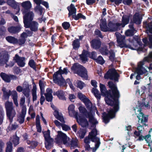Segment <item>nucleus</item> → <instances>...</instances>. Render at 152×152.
Returning <instances> with one entry per match:
<instances>
[{
  "label": "nucleus",
  "instance_id": "nucleus-58",
  "mask_svg": "<svg viewBox=\"0 0 152 152\" xmlns=\"http://www.w3.org/2000/svg\"><path fill=\"white\" fill-rule=\"evenodd\" d=\"M17 127H18V125L16 124L15 123L14 124H10L8 127V129L9 131L14 130Z\"/></svg>",
  "mask_w": 152,
  "mask_h": 152
},
{
  "label": "nucleus",
  "instance_id": "nucleus-5",
  "mask_svg": "<svg viewBox=\"0 0 152 152\" xmlns=\"http://www.w3.org/2000/svg\"><path fill=\"white\" fill-rule=\"evenodd\" d=\"M12 104V102H6L5 104L7 116L11 122L12 121L13 118L15 114V111L13 108Z\"/></svg>",
  "mask_w": 152,
  "mask_h": 152
},
{
  "label": "nucleus",
  "instance_id": "nucleus-13",
  "mask_svg": "<svg viewBox=\"0 0 152 152\" xmlns=\"http://www.w3.org/2000/svg\"><path fill=\"white\" fill-rule=\"evenodd\" d=\"M87 72L86 69L83 66L79 71H78L77 74L81 77L87 80L88 77Z\"/></svg>",
  "mask_w": 152,
  "mask_h": 152
},
{
  "label": "nucleus",
  "instance_id": "nucleus-47",
  "mask_svg": "<svg viewBox=\"0 0 152 152\" xmlns=\"http://www.w3.org/2000/svg\"><path fill=\"white\" fill-rule=\"evenodd\" d=\"M95 61L97 63L101 65H103L105 63V61L101 56H99Z\"/></svg>",
  "mask_w": 152,
  "mask_h": 152
},
{
  "label": "nucleus",
  "instance_id": "nucleus-45",
  "mask_svg": "<svg viewBox=\"0 0 152 152\" xmlns=\"http://www.w3.org/2000/svg\"><path fill=\"white\" fill-rule=\"evenodd\" d=\"M28 65L31 68L34 70H36V64L34 61L33 59L30 60L28 62Z\"/></svg>",
  "mask_w": 152,
  "mask_h": 152
},
{
  "label": "nucleus",
  "instance_id": "nucleus-10",
  "mask_svg": "<svg viewBox=\"0 0 152 152\" xmlns=\"http://www.w3.org/2000/svg\"><path fill=\"white\" fill-rule=\"evenodd\" d=\"M58 75H54V74H53V77L54 82L60 86H66V83L65 79L63 77L62 75H61V76H60V77H58Z\"/></svg>",
  "mask_w": 152,
  "mask_h": 152
},
{
  "label": "nucleus",
  "instance_id": "nucleus-36",
  "mask_svg": "<svg viewBox=\"0 0 152 152\" xmlns=\"http://www.w3.org/2000/svg\"><path fill=\"white\" fill-rule=\"evenodd\" d=\"M147 72V70L145 68L137 67L135 70L134 73H136L137 74L141 75H142Z\"/></svg>",
  "mask_w": 152,
  "mask_h": 152
},
{
  "label": "nucleus",
  "instance_id": "nucleus-42",
  "mask_svg": "<svg viewBox=\"0 0 152 152\" xmlns=\"http://www.w3.org/2000/svg\"><path fill=\"white\" fill-rule=\"evenodd\" d=\"M6 40L9 42L15 44L17 42V39L14 37L12 36H8L6 37Z\"/></svg>",
  "mask_w": 152,
  "mask_h": 152
},
{
  "label": "nucleus",
  "instance_id": "nucleus-6",
  "mask_svg": "<svg viewBox=\"0 0 152 152\" xmlns=\"http://www.w3.org/2000/svg\"><path fill=\"white\" fill-rule=\"evenodd\" d=\"M25 101V98L24 96L21 98L20 104L22 105L21 109V113L20 114V124H22L24 123L25 118L26 114V106L24 104Z\"/></svg>",
  "mask_w": 152,
  "mask_h": 152
},
{
  "label": "nucleus",
  "instance_id": "nucleus-1",
  "mask_svg": "<svg viewBox=\"0 0 152 152\" xmlns=\"http://www.w3.org/2000/svg\"><path fill=\"white\" fill-rule=\"evenodd\" d=\"M110 89L107 90L105 86L103 84H99V87L101 94L105 96V102L108 99H113L116 98H119L120 94L119 91L116 84L112 81H109L107 83Z\"/></svg>",
  "mask_w": 152,
  "mask_h": 152
},
{
  "label": "nucleus",
  "instance_id": "nucleus-52",
  "mask_svg": "<svg viewBox=\"0 0 152 152\" xmlns=\"http://www.w3.org/2000/svg\"><path fill=\"white\" fill-rule=\"evenodd\" d=\"M62 26L64 30H66L69 28L70 24L68 22H64L62 23Z\"/></svg>",
  "mask_w": 152,
  "mask_h": 152
},
{
  "label": "nucleus",
  "instance_id": "nucleus-48",
  "mask_svg": "<svg viewBox=\"0 0 152 152\" xmlns=\"http://www.w3.org/2000/svg\"><path fill=\"white\" fill-rule=\"evenodd\" d=\"M76 84L77 87L80 89H82L85 85L84 83L80 80H77V81Z\"/></svg>",
  "mask_w": 152,
  "mask_h": 152
},
{
  "label": "nucleus",
  "instance_id": "nucleus-32",
  "mask_svg": "<svg viewBox=\"0 0 152 152\" xmlns=\"http://www.w3.org/2000/svg\"><path fill=\"white\" fill-rule=\"evenodd\" d=\"M45 144L46 148L48 150L50 149L52 145L53 144V138H50L45 139Z\"/></svg>",
  "mask_w": 152,
  "mask_h": 152
},
{
  "label": "nucleus",
  "instance_id": "nucleus-12",
  "mask_svg": "<svg viewBox=\"0 0 152 152\" xmlns=\"http://www.w3.org/2000/svg\"><path fill=\"white\" fill-rule=\"evenodd\" d=\"M107 26L109 28V31L115 32L120 29V26L119 23H114L112 21H110L108 23Z\"/></svg>",
  "mask_w": 152,
  "mask_h": 152
},
{
  "label": "nucleus",
  "instance_id": "nucleus-4",
  "mask_svg": "<svg viewBox=\"0 0 152 152\" xmlns=\"http://www.w3.org/2000/svg\"><path fill=\"white\" fill-rule=\"evenodd\" d=\"M119 75L115 68H111L109 69L104 75L105 79H110L114 80L115 82H118Z\"/></svg>",
  "mask_w": 152,
  "mask_h": 152
},
{
  "label": "nucleus",
  "instance_id": "nucleus-44",
  "mask_svg": "<svg viewBox=\"0 0 152 152\" xmlns=\"http://www.w3.org/2000/svg\"><path fill=\"white\" fill-rule=\"evenodd\" d=\"M19 137L17 136L16 134L11 139V141L13 142L15 146L19 144Z\"/></svg>",
  "mask_w": 152,
  "mask_h": 152
},
{
  "label": "nucleus",
  "instance_id": "nucleus-8",
  "mask_svg": "<svg viewBox=\"0 0 152 152\" xmlns=\"http://www.w3.org/2000/svg\"><path fill=\"white\" fill-rule=\"evenodd\" d=\"M24 24L33 21L34 17V12L31 10L22 12Z\"/></svg>",
  "mask_w": 152,
  "mask_h": 152
},
{
  "label": "nucleus",
  "instance_id": "nucleus-38",
  "mask_svg": "<svg viewBox=\"0 0 152 152\" xmlns=\"http://www.w3.org/2000/svg\"><path fill=\"white\" fill-rule=\"evenodd\" d=\"M19 28L18 27L11 26L8 28V30L11 33L15 34L18 32Z\"/></svg>",
  "mask_w": 152,
  "mask_h": 152
},
{
  "label": "nucleus",
  "instance_id": "nucleus-53",
  "mask_svg": "<svg viewBox=\"0 0 152 152\" xmlns=\"http://www.w3.org/2000/svg\"><path fill=\"white\" fill-rule=\"evenodd\" d=\"M43 133L44 134V137L45 140L51 138L50 136V131L48 129L47 131L43 132Z\"/></svg>",
  "mask_w": 152,
  "mask_h": 152
},
{
  "label": "nucleus",
  "instance_id": "nucleus-3",
  "mask_svg": "<svg viewBox=\"0 0 152 152\" xmlns=\"http://www.w3.org/2000/svg\"><path fill=\"white\" fill-rule=\"evenodd\" d=\"M148 103L146 104L145 102H140L139 103L138 107L137 108L138 109L137 111L139 112V114L137 115V117L138 118V122L142 123L144 125H145V123L148 121V118L145 116L144 113L142 112V109L143 107L145 106L147 107L148 106Z\"/></svg>",
  "mask_w": 152,
  "mask_h": 152
},
{
  "label": "nucleus",
  "instance_id": "nucleus-57",
  "mask_svg": "<svg viewBox=\"0 0 152 152\" xmlns=\"http://www.w3.org/2000/svg\"><path fill=\"white\" fill-rule=\"evenodd\" d=\"M100 28L101 31L103 32H107L109 31V28L107 27V24L100 26Z\"/></svg>",
  "mask_w": 152,
  "mask_h": 152
},
{
  "label": "nucleus",
  "instance_id": "nucleus-23",
  "mask_svg": "<svg viewBox=\"0 0 152 152\" xmlns=\"http://www.w3.org/2000/svg\"><path fill=\"white\" fill-rule=\"evenodd\" d=\"M148 40L147 37H145L142 39V41L145 45H148L149 47L152 48V34L148 35Z\"/></svg>",
  "mask_w": 152,
  "mask_h": 152
},
{
  "label": "nucleus",
  "instance_id": "nucleus-7",
  "mask_svg": "<svg viewBox=\"0 0 152 152\" xmlns=\"http://www.w3.org/2000/svg\"><path fill=\"white\" fill-rule=\"evenodd\" d=\"M2 91L3 92L4 96L5 99H8L9 96L11 94L12 96L14 103L17 106H18V103L17 101V94L15 91H13L11 92L10 91L8 92L6 91V88H3L2 89Z\"/></svg>",
  "mask_w": 152,
  "mask_h": 152
},
{
  "label": "nucleus",
  "instance_id": "nucleus-49",
  "mask_svg": "<svg viewBox=\"0 0 152 152\" xmlns=\"http://www.w3.org/2000/svg\"><path fill=\"white\" fill-rule=\"evenodd\" d=\"M110 56H109V60L112 62H113L115 59V53L113 50H111L109 52Z\"/></svg>",
  "mask_w": 152,
  "mask_h": 152
},
{
  "label": "nucleus",
  "instance_id": "nucleus-64",
  "mask_svg": "<svg viewBox=\"0 0 152 152\" xmlns=\"http://www.w3.org/2000/svg\"><path fill=\"white\" fill-rule=\"evenodd\" d=\"M94 34L95 35H98V37L101 38L103 37L100 31L98 29H96L94 31Z\"/></svg>",
  "mask_w": 152,
  "mask_h": 152
},
{
  "label": "nucleus",
  "instance_id": "nucleus-56",
  "mask_svg": "<svg viewBox=\"0 0 152 152\" xmlns=\"http://www.w3.org/2000/svg\"><path fill=\"white\" fill-rule=\"evenodd\" d=\"M77 96L83 102H84L85 100V99L87 98L85 95H83L81 93H78Z\"/></svg>",
  "mask_w": 152,
  "mask_h": 152
},
{
  "label": "nucleus",
  "instance_id": "nucleus-14",
  "mask_svg": "<svg viewBox=\"0 0 152 152\" xmlns=\"http://www.w3.org/2000/svg\"><path fill=\"white\" fill-rule=\"evenodd\" d=\"M23 8L21 11L22 12L30 10L31 7V4L29 1L23 2L21 4Z\"/></svg>",
  "mask_w": 152,
  "mask_h": 152
},
{
  "label": "nucleus",
  "instance_id": "nucleus-43",
  "mask_svg": "<svg viewBox=\"0 0 152 152\" xmlns=\"http://www.w3.org/2000/svg\"><path fill=\"white\" fill-rule=\"evenodd\" d=\"M86 132L87 131L86 129H82L79 130L78 134L80 138V139L83 138Z\"/></svg>",
  "mask_w": 152,
  "mask_h": 152
},
{
  "label": "nucleus",
  "instance_id": "nucleus-21",
  "mask_svg": "<svg viewBox=\"0 0 152 152\" xmlns=\"http://www.w3.org/2000/svg\"><path fill=\"white\" fill-rule=\"evenodd\" d=\"M83 102L84 103L87 108L90 112L91 111L93 110L96 109L95 106H92L91 102L88 98H87L85 99Z\"/></svg>",
  "mask_w": 152,
  "mask_h": 152
},
{
  "label": "nucleus",
  "instance_id": "nucleus-22",
  "mask_svg": "<svg viewBox=\"0 0 152 152\" xmlns=\"http://www.w3.org/2000/svg\"><path fill=\"white\" fill-rule=\"evenodd\" d=\"M142 18L140 16L139 13L136 12L133 16V23L137 25H139L141 23Z\"/></svg>",
  "mask_w": 152,
  "mask_h": 152
},
{
  "label": "nucleus",
  "instance_id": "nucleus-27",
  "mask_svg": "<svg viewBox=\"0 0 152 152\" xmlns=\"http://www.w3.org/2000/svg\"><path fill=\"white\" fill-rule=\"evenodd\" d=\"M22 91L25 96L26 97L27 99H28V101H30V88H28V89L23 88L21 86H20V92Z\"/></svg>",
  "mask_w": 152,
  "mask_h": 152
},
{
  "label": "nucleus",
  "instance_id": "nucleus-15",
  "mask_svg": "<svg viewBox=\"0 0 152 152\" xmlns=\"http://www.w3.org/2000/svg\"><path fill=\"white\" fill-rule=\"evenodd\" d=\"M90 43L91 47L95 50L99 49L101 47V42L99 39H93Z\"/></svg>",
  "mask_w": 152,
  "mask_h": 152
},
{
  "label": "nucleus",
  "instance_id": "nucleus-54",
  "mask_svg": "<svg viewBox=\"0 0 152 152\" xmlns=\"http://www.w3.org/2000/svg\"><path fill=\"white\" fill-rule=\"evenodd\" d=\"M25 58L24 57H20V67H23L25 64Z\"/></svg>",
  "mask_w": 152,
  "mask_h": 152
},
{
  "label": "nucleus",
  "instance_id": "nucleus-29",
  "mask_svg": "<svg viewBox=\"0 0 152 152\" xmlns=\"http://www.w3.org/2000/svg\"><path fill=\"white\" fill-rule=\"evenodd\" d=\"M53 114L55 118L61 122L64 123H65L64 117L61 113H60L58 111L55 110Z\"/></svg>",
  "mask_w": 152,
  "mask_h": 152
},
{
  "label": "nucleus",
  "instance_id": "nucleus-2",
  "mask_svg": "<svg viewBox=\"0 0 152 152\" xmlns=\"http://www.w3.org/2000/svg\"><path fill=\"white\" fill-rule=\"evenodd\" d=\"M119 98H116L113 99H108L106 101V102L108 105L113 107V108L110 109L107 113L110 117L112 119L115 117L116 113L119 110Z\"/></svg>",
  "mask_w": 152,
  "mask_h": 152
},
{
  "label": "nucleus",
  "instance_id": "nucleus-16",
  "mask_svg": "<svg viewBox=\"0 0 152 152\" xmlns=\"http://www.w3.org/2000/svg\"><path fill=\"white\" fill-rule=\"evenodd\" d=\"M9 59V56L7 54L4 52L0 53V65L6 63Z\"/></svg>",
  "mask_w": 152,
  "mask_h": 152
},
{
  "label": "nucleus",
  "instance_id": "nucleus-46",
  "mask_svg": "<svg viewBox=\"0 0 152 152\" xmlns=\"http://www.w3.org/2000/svg\"><path fill=\"white\" fill-rule=\"evenodd\" d=\"M7 3L9 5L14 9H16L17 8V5L16 2L14 0H8Z\"/></svg>",
  "mask_w": 152,
  "mask_h": 152
},
{
  "label": "nucleus",
  "instance_id": "nucleus-50",
  "mask_svg": "<svg viewBox=\"0 0 152 152\" xmlns=\"http://www.w3.org/2000/svg\"><path fill=\"white\" fill-rule=\"evenodd\" d=\"M39 85L40 88L41 94H43L45 91L44 85L43 82L41 80H39Z\"/></svg>",
  "mask_w": 152,
  "mask_h": 152
},
{
  "label": "nucleus",
  "instance_id": "nucleus-60",
  "mask_svg": "<svg viewBox=\"0 0 152 152\" xmlns=\"http://www.w3.org/2000/svg\"><path fill=\"white\" fill-rule=\"evenodd\" d=\"M46 99V101L48 102H51L52 101L53 99V97L52 95H49L46 94H45Z\"/></svg>",
  "mask_w": 152,
  "mask_h": 152
},
{
  "label": "nucleus",
  "instance_id": "nucleus-24",
  "mask_svg": "<svg viewBox=\"0 0 152 152\" xmlns=\"http://www.w3.org/2000/svg\"><path fill=\"white\" fill-rule=\"evenodd\" d=\"M143 27L146 29V31L152 34V21L148 23L147 21L143 22Z\"/></svg>",
  "mask_w": 152,
  "mask_h": 152
},
{
  "label": "nucleus",
  "instance_id": "nucleus-17",
  "mask_svg": "<svg viewBox=\"0 0 152 152\" xmlns=\"http://www.w3.org/2000/svg\"><path fill=\"white\" fill-rule=\"evenodd\" d=\"M67 136L66 134L61 131L58 132V134L56 138L57 141L61 139L63 141L64 144L67 143Z\"/></svg>",
  "mask_w": 152,
  "mask_h": 152
},
{
  "label": "nucleus",
  "instance_id": "nucleus-26",
  "mask_svg": "<svg viewBox=\"0 0 152 152\" xmlns=\"http://www.w3.org/2000/svg\"><path fill=\"white\" fill-rule=\"evenodd\" d=\"M0 76L6 82H9L11 79L15 78V76L12 75H8L4 73H1Z\"/></svg>",
  "mask_w": 152,
  "mask_h": 152
},
{
  "label": "nucleus",
  "instance_id": "nucleus-41",
  "mask_svg": "<svg viewBox=\"0 0 152 152\" xmlns=\"http://www.w3.org/2000/svg\"><path fill=\"white\" fill-rule=\"evenodd\" d=\"M78 140L77 139H72L70 141V145L71 147L75 148L77 147L78 145L77 143Z\"/></svg>",
  "mask_w": 152,
  "mask_h": 152
},
{
  "label": "nucleus",
  "instance_id": "nucleus-33",
  "mask_svg": "<svg viewBox=\"0 0 152 152\" xmlns=\"http://www.w3.org/2000/svg\"><path fill=\"white\" fill-rule=\"evenodd\" d=\"M78 109L80 113L86 117L91 113L88 112L84 107L82 106H80L78 108Z\"/></svg>",
  "mask_w": 152,
  "mask_h": 152
},
{
  "label": "nucleus",
  "instance_id": "nucleus-55",
  "mask_svg": "<svg viewBox=\"0 0 152 152\" xmlns=\"http://www.w3.org/2000/svg\"><path fill=\"white\" fill-rule=\"evenodd\" d=\"M134 31L133 30L128 29L126 31L125 34L127 37L132 36L134 34Z\"/></svg>",
  "mask_w": 152,
  "mask_h": 152
},
{
  "label": "nucleus",
  "instance_id": "nucleus-34",
  "mask_svg": "<svg viewBox=\"0 0 152 152\" xmlns=\"http://www.w3.org/2000/svg\"><path fill=\"white\" fill-rule=\"evenodd\" d=\"M89 54V52L85 50H83L82 54L80 56L81 60L83 61H87V56Z\"/></svg>",
  "mask_w": 152,
  "mask_h": 152
},
{
  "label": "nucleus",
  "instance_id": "nucleus-59",
  "mask_svg": "<svg viewBox=\"0 0 152 152\" xmlns=\"http://www.w3.org/2000/svg\"><path fill=\"white\" fill-rule=\"evenodd\" d=\"M43 9V8L40 5L36 6L34 8L35 11H39V12L40 15H41L42 14Z\"/></svg>",
  "mask_w": 152,
  "mask_h": 152
},
{
  "label": "nucleus",
  "instance_id": "nucleus-31",
  "mask_svg": "<svg viewBox=\"0 0 152 152\" xmlns=\"http://www.w3.org/2000/svg\"><path fill=\"white\" fill-rule=\"evenodd\" d=\"M82 66H83L77 63H75L71 67V69L72 71L74 72L75 73L77 74L78 71H79Z\"/></svg>",
  "mask_w": 152,
  "mask_h": 152
},
{
  "label": "nucleus",
  "instance_id": "nucleus-28",
  "mask_svg": "<svg viewBox=\"0 0 152 152\" xmlns=\"http://www.w3.org/2000/svg\"><path fill=\"white\" fill-rule=\"evenodd\" d=\"M79 124L83 127L88 126L89 123L87 119L85 117L79 116Z\"/></svg>",
  "mask_w": 152,
  "mask_h": 152
},
{
  "label": "nucleus",
  "instance_id": "nucleus-62",
  "mask_svg": "<svg viewBox=\"0 0 152 152\" xmlns=\"http://www.w3.org/2000/svg\"><path fill=\"white\" fill-rule=\"evenodd\" d=\"M75 106L74 104H72L70 105L68 107V109L69 114L75 110Z\"/></svg>",
  "mask_w": 152,
  "mask_h": 152
},
{
  "label": "nucleus",
  "instance_id": "nucleus-40",
  "mask_svg": "<svg viewBox=\"0 0 152 152\" xmlns=\"http://www.w3.org/2000/svg\"><path fill=\"white\" fill-rule=\"evenodd\" d=\"M99 51L102 55L106 56L108 53V50L106 47H101L99 49Z\"/></svg>",
  "mask_w": 152,
  "mask_h": 152
},
{
  "label": "nucleus",
  "instance_id": "nucleus-61",
  "mask_svg": "<svg viewBox=\"0 0 152 152\" xmlns=\"http://www.w3.org/2000/svg\"><path fill=\"white\" fill-rule=\"evenodd\" d=\"M122 1L124 5L128 6H130L132 3V0H123Z\"/></svg>",
  "mask_w": 152,
  "mask_h": 152
},
{
  "label": "nucleus",
  "instance_id": "nucleus-63",
  "mask_svg": "<svg viewBox=\"0 0 152 152\" xmlns=\"http://www.w3.org/2000/svg\"><path fill=\"white\" fill-rule=\"evenodd\" d=\"M61 126L62 127L63 130L66 131L71 129L70 127L65 124H62Z\"/></svg>",
  "mask_w": 152,
  "mask_h": 152
},
{
  "label": "nucleus",
  "instance_id": "nucleus-37",
  "mask_svg": "<svg viewBox=\"0 0 152 152\" xmlns=\"http://www.w3.org/2000/svg\"><path fill=\"white\" fill-rule=\"evenodd\" d=\"M80 44L79 39H77L74 40L72 43L73 48L75 50L78 49L80 47Z\"/></svg>",
  "mask_w": 152,
  "mask_h": 152
},
{
  "label": "nucleus",
  "instance_id": "nucleus-30",
  "mask_svg": "<svg viewBox=\"0 0 152 152\" xmlns=\"http://www.w3.org/2000/svg\"><path fill=\"white\" fill-rule=\"evenodd\" d=\"M86 118H89V121L92 124V125H93V126H92V127H94V126L95 127L96 125L98 123V121L94 118L91 112L89 113V114Z\"/></svg>",
  "mask_w": 152,
  "mask_h": 152
},
{
  "label": "nucleus",
  "instance_id": "nucleus-51",
  "mask_svg": "<svg viewBox=\"0 0 152 152\" xmlns=\"http://www.w3.org/2000/svg\"><path fill=\"white\" fill-rule=\"evenodd\" d=\"M12 143L10 142L7 143V147L6 148V152H12Z\"/></svg>",
  "mask_w": 152,
  "mask_h": 152
},
{
  "label": "nucleus",
  "instance_id": "nucleus-19",
  "mask_svg": "<svg viewBox=\"0 0 152 152\" xmlns=\"http://www.w3.org/2000/svg\"><path fill=\"white\" fill-rule=\"evenodd\" d=\"M65 94V92L61 90H58L56 92H54L53 93L54 96H56L59 99L63 100H66Z\"/></svg>",
  "mask_w": 152,
  "mask_h": 152
},
{
  "label": "nucleus",
  "instance_id": "nucleus-20",
  "mask_svg": "<svg viewBox=\"0 0 152 152\" xmlns=\"http://www.w3.org/2000/svg\"><path fill=\"white\" fill-rule=\"evenodd\" d=\"M97 135V131L96 129L95 128L91 131V132L89 133L88 136L90 137L91 141L93 142H95V139L99 138L96 137Z\"/></svg>",
  "mask_w": 152,
  "mask_h": 152
},
{
  "label": "nucleus",
  "instance_id": "nucleus-25",
  "mask_svg": "<svg viewBox=\"0 0 152 152\" xmlns=\"http://www.w3.org/2000/svg\"><path fill=\"white\" fill-rule=\"evenodd\" d=\"M67 9L69 12L68 13L69 17L71 15H75L76 12V9L75 8L74 5L71 4L69 6L67 7Z\"/></svg>",
  "mask_w": 152,
  "mask_h": 152
},
{
  "label": "nucleus",
  "instance_id": "nucleus-18",
  "mask_svg": "<svg viewBox=\"0 0 152 152\" xmlns=\"http://www.w3.org/2000/svg\"><path fill=\"white\" fill-rule=\"evenodd\" d=\"M130 17V15H124L122 17V23H119L120 26H121L122 27H124L126 25L129 23Z\"/></svg>",
  "mask_w": 152,
  "mask_h": 152
},
{
  "label": "nucleus",
  "instance_id": "nucleus-39",
  "mask_svg": "<svg viewBox=\"0 0 152 152\" xmlns=\"http://www.w3.org/2000/svg\"><path fill=\"white\" fill-rule=\"evenodd\" d=\"M67 70V68H64L63 70L59 69V70L55 72L54 74V75H59L61 76V75H62V74H67L68 73Z\"/></svg>",
  "mask_w": 152,
  "mask_h": 152
},
{
  "label": "nucleus",
  "instance_id": "nucleus-35",
  "mask_svg": "<svg viewBox=\"0 0 152 152\" xmlns=\"http://www.w3.org/2000/svg\"><path fill=\"white\" fill-rule=\"evenodd\" d=\"M102 119L103 122L106 124L109 122L110 119L111 118L108 114L104 112L102 114Z\"/></svg>",
  "mask_w": 152,
  "mask_h": 152
},
{
  "label": "nucleus",
  "instance_id": "nucleus-11",
  "mask_svg": "<svg viewBox=\"0 0 152 152\" xmlns=\"http://www.w3.org/2000/svg\"><path fill=\"white\" fill-rule=\"evenodd\" d=\"M125 37L124 36H121L117 38V42L119 46L121 48H125L134 50L133 48L129 45H127L125 42Z\"/></svg>",
  "mask_w": 152,
  "mask_h": 152
},
{
  "label": "nucleus",
  "instance_id": "nucleus-9",
  "mask_svg": "<svg viewBox=\"0 0 152 152\" xmlns=\"http://www.w3.org/2000/svg\"><path fill=\"white\" fill-rule=\"evenodd\" d=\"M39 24L35 21H32L24 24V27L26 28H29L32 31L36 32L38 30Z\"/></svg>",
  "mask_w": 152,
  "mask_h": 152
}]
</instances>
